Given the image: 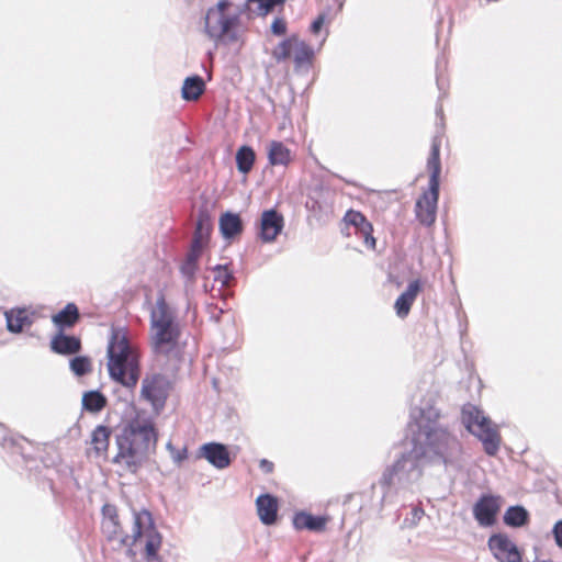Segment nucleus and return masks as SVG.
Segmentation results:
<instances>
[{
  "label": "nucleus",
  "mask_w": 562,
  "mask_h": 562,
  "mask_svg": "<svg viewBox=\"0 0 562 562\" xmlns=\"http://www.w3.org/2000/svg\"><path fill=\"white\" fill-rule=\"evenodd\" d=\"M440 413L429 395L412 407L407 424L412 448L387 467L379 480L381 505L393 503L395 496L412 490L427 463H448L460 452V443L439 423Z\"/></svg>",
  "instance_id": "1"
},
{
  "label": "nucleus",
  "mask_w": 562,
  "mask_h": 562,
  "mask_svg": "<svg viewBox=\"0 0 562 562\" xmlns=\"http://www.w3.org/2000/svg\"><path fill=\"white\" fill-rule=\"evenodd\" d=\"M101 529L108 541H117L119 548L126 547L130 554L133 553V547L137 541L144 538L146 561L161 562L158 552L162 544V536L156 528L149 510H133L132 533L126 535L119 520L116 507L112 504H104L102 507Z\"/></svg>",
  "instance_id": "2"
},
{
  "label": "nucleus",
  "mask_w": 562,
  "mask_h": 562,
  "mask_svg": "<svg viewBox=\"0 0 562 562\" xmlns=\"http://www.w3.org/2000/svg\"><path fill=\"white\" fill-rule=\"evenodd\" d=\"M158 435L150 418L135 417L115 435L116 452L112 463L124 472L135 474L155 452Z\"/></svg>",
  "instance_id": "3"
},
{
  "label": "nucleus",
  "mask_w": 562,
  "mask_h": 562,
  "mask_svg": "<svg viewBox=\"0 0 562 562\" xmlns=\"http://www.w3.org/2000/svg\"><path fill=\"white\" fill-rule=\"evenodd\" d=\"M106 353L111 379L125 387H135L140 376L139 355L122 329L112 330Z\"/></svg>",
  "instance_id": "4"
},
{
  "label": "nucleus",
  "mask_w": 562,
  "mask_h": 562,
  "mask_svg": "<svg viewBox=\"0 0 562 562\" xmlns=\"http://www.w3.org/2000/svg\"><path fill=\"white\" fill-rule=\"evenodd\" d=\"M440 145L441 139L439 137L434 138L427 160V169L429 171L428 190L424 192L415 205L416 216L425 226H430L436 221L441 172Z\"/></svg>",
  "instance_id": "5"
},
{
  "label": "nucleus",
  "mask_w": 562,
  "mask_h": 562,
  "mask_svg": "<svg viewBox=\"0 0 562 562\" xmlns=\"http://www.w3.org/2000/svg\"><path fill=\"white\" fill-rule=\"evenodd\" d=\"M232 9L229 1L221 0L207 10L205 33L214 42L232 44L239 40V15Z\"/></svg>",
  "instance_id": "6"
},
{
  "label": "nucleus",
  "mask_w": 562,
  "mask_h": 562,
  "mask_svg": "<svg viewBox=\"0 0 562 562\" xmlns=\"http://www.w3.org/2000/svg\"><path fill=\"white\" fill-rule=\"evenodd\" d=\"M462 424L475 437H477L484 447L485 452L492 456V425L482 412L474 405L468 404L462 408Z\"/></svg>",
  "instance_id": "7"
},
{
  "label": "nucleus",
  "mask_w": 562,
  "mask_h": 562,
  "mask_svg": "<svg viewBox=\"0 0 562 562\" xmlns=\"http://www.w3.org/2000/svg\"><path fill=\"white\" fill-rule=\"evenodd\" d=\"M181 337L178 318L150 328V346L155 355L168 356L173 351Z\"/></svg>",
  "instance_id": "8"
},
{
  "label": "nucleus",
  "mask_w": 562,
  "mask_h": 562,
  "mask_svg": "<svg viewBox=\"0 0 562 562\" xmlns=\"http://www.w3.org/2000/svg\"><path fill=\"white\" fill-rule=\"evenodd\" d=\"M169 383L160 373L147 374L142 381L140 396L155 409L161 408L168 396Z\"/></svg>",
  "instance_id": "9"
},
{
  "label": "nucleus",
  "mask_w": 562,
  "mask_h": 562,
  "mask_svg": "<svg viewBox=\"0 0 562 562\" xmlns=\"http://www.w3.org/2000/svg\"><path fill=\"white\" fill-rule=\"evenodd\" d=\"M199 457L207 460L210 464L218 470L231 465V457L227 447L220 442H207L199 448Z\"/></svg>",
  "instance_id": "10"
},
{
  "label": "nucleus",
  "mask_w": 562,
  "mask_h": 562,
  "mask_svg": "<svg viewBox=\"0 0 562 562\" xmlns=\"http://www.w3.org/2000/svg\"><path fill=\"white\" fill-rule=\"evenodd\" d=\"M344 221L346 222V224L355 227L356 234L363 239V243L368 248L373 249L375 247L376 241L372 235L373 227L362 213L349 210L345 214Z\"/></svg>",
  "instance_id": "11"
},
{
  "label": "nucleus",
  "mask_w": 562,
  "mask_h": 562,
  "mask_svg": "<svg viewBox=\"0 0 562 562\" xmlns=\"http://www.w3.org/2000/svg\"><path fill=\"white\" fill-rule=\"evenodd\" d=\"M283 228V216L276 210H267L261 214L259 236L263 241H273Z\"/></svg>",
  "instance_id": "12"
},
{
  "label": "nucleus",
  "mask_w": 562,
  "mask_h": 562,
  "mask_svg": "<svg viewBox=\"0 0 562 562\" xmlns=\"http://www.w3.org/2000/svg\"><path fill=\"white\" fill-rule=\"evenodd\" d=\"M494 558L499 562H521V553L515 542L505 535L494 533Z\"/></svg>",
  "instance_id": "13"
},
{
  "label": "nucleus",
  "mask_w": 562,
  "mask_h": 562,
  "mask_svg": "<svg viewBox=\"0 0 562 562\" xmlns=\"http://www.w3.org/2000/svg\"><path fill=\"white\" fill-rule=\"evenodd\" d=\"M176 318H178L176 308L167 303L165 294L160 292L150 308V328Z\"/></svg>",
  "instance_id": "14"
},
{
  "label": "nucleus",
  "mask_w": 562,
  "mask_h": 562,
  "mask_svg": "<svg viewBox=\"0 0 562 562\" xmlns=\"http://www.w3.org/2000/svg\"><path fill=\"white\" fill-rule=\"evenodd\" d=\"M420 290V280H413L408 283L406 290L396 299L394 308L400 318H405L409 314L411 307Z\"/></svg>",
  "instance_id": "15"
},
{
  "label": "nucleus",
  "mask_w": 562,
  "mask_h": 562,
  "mask_svg": "<svg viewBox=\"0 0 562 562\" xmlns=\"http://www.w3.org/2000/svg\"><path fill=\"white\" fill-rule=\"evenodd\" d=\"M259 519L265 525H272L277 520L278 499L270 494L259 495L256 499Z\"/></svg>",
  "instance_id": "16"
},
{
  "label": "nucleus",
  "mask_w": 562,
  "mask_h": 562,
  "mask_svg": "<svg viewBox=\"0 0 562 562\" xmlns=\"http://www.w3.org/2000/svg\"><path fill=\"white\" fill-rule=\"evenodd\" d=\"M293 526L297 530L322 531L325 529L326 518L301 512L294 515Z\"/></svg>",
  "instance_id": "17"
},
{
  "label": "nucleus",
  "mask_w": 562,
  "mask_h": 562,
  "mask_svg": "<svg viewBox=\"0 0 562 562\" xmlns=\"http://www.w3.org/2000/svg\"><path fill=\"white\" fill-rule=\"evenodd\" d=\"M53 351L60 355H71L80 350V340L74 336L58 334L50 342Z\"/></svg>",
  "instance_id": "18"
},
{
  "label": "nucleus",
  "mask_w": 562,
  "mask_h": 562,
  "mask_svg": "<svg viewBox=\"0 0 562 562\" xmlns=\"http://www.w3.org/2000/svg\"><path fill=\"white\" fill-rule=\"evenodd\" d=\"M503 520L508 527L520 528L528 524L529 513L524 506H509L504 513Z\"/></svg>",
  "instance_id": "19"
},
{
  "label": "nucleus",
  "mask_w": 562,
  "mask_h": 562,
  "mask_svg": "<svg viewBox=\"0 0 562 562\" xmlns=\"http://www.w3.org/2000/svg\"><path fill=\"white\" fill-rule=\"evenodd\" d=\"M473 514L481 526H492V494H485L476 502Z\"/></svg>",
  "instance_id": "20"
},
{
  "label": "nucleus",
  "mask_w": 562,
  "mask_h": 562,
  "mask_svg": "<svg viewBox=\"0 0 562 562\" xmlns=\"http://www.w3.org/2000/svg\"><path fill=\"white\" fill-rule=\"evenodd\" d=\"M220 229L225 238H233L243 229L241 220L238 214L226 212L220 218Z\"/></svg>",
  "instance_id": "21"
},
{
  "label": "nucleus",
  "mask_w": 562,
  "mask_h": 562,
  "mask_svg": "<svg viewBox=\"0 0 562 562\" xmlns=\"http://www.w3.org/2000/svg\"><path fill=\"white\" fill-rule=\"evenodd\" d=\"M211 217L206 211H200L192 243L205 246L211 233Z\"/></svg>",
  "instance_id": "22"
},
{
  "label": "nucleus",
  "mask_w": 562,
  "mask_h": 562,
  "mask_svg": "<svg viewBox=\"0 0 562 562\" xmlns=\"http://www.w3.org/2000/svg\"><path fill=\"white\" fill-rule=\"evenodd\" d=\"M79 318V311L76 304L68 303L60 312L53 316V323L60 329L71 327Z\"/></svg>",
  "instance_id": "23"
},
{
  "label": "nucleus",
  "mask_w": 562,
  "mask_h": 562,
  "mask_svg": "<svg viewBox=\"0 0 562 562\" xmlns=\"http://www.w3.org/2000/svg\"><path fill=\"white\" fill-rule=\"evenodd\" d=\"M268 159L272 166H285L290 162V150L283 143L272 140L268 148Z\"/></svg>",
  "instance_id": "24"
},
{
  "label": "nucleus",
  "mask_w": 562,
  "mask_h": 562,
  "mask_svg": "<svg viewBox=\"0 0 562 562\" xmlns=\"http://www.w3.org/2000/svg\"><path fill=\"white\" fill-rule=\"evenodd\" d=\"M7 327L11 333H21L32 321L25 310L10 311L5 313Z\"/></svg>",
  "instance_id": "25"
},
{
  "label": "nucleus",
  "mask_w": 562,
  "mask_h": 562,
  "mask_svg": "<svg viewBox=\"0 0 562 562\" xmlns=\"http://www.w3.org/2000/svg\"><path fill=\"white\" fill-rule=\"evenodd\" d=\"M204 81L199 76L188 77L182 86L181 94L187 101L196 100L204 91Z\"/></svg>",
  "instance_id": "26"
},
{
  "label": "nucleus",
  "mask_w": 562,
  "mask_h": 562,
  "mask_svg": "<svg viewBox=\"0 0 562 562\" xmlns=\"http://www.w3.org/2000/svg\"><path fill=\"white\" fill-rule=\"evenodd\" d=\"M111 432V428L103 425H99L93 429L91 445L98 454L108 451Z\"/></svg>",
  "instance_id": "27"
},
{
  "label": "nucleus",
  "mask_w": 562,
  "mask_h": 562,
  "mask_svg": "<svg viewBox=\"0 0 562 562\" xmlns=\"http://www.w3.org/2000/svg\"><path fill=\"white\" fill-rule=\"evenodd\" d=\"M256 154L249 146H241L236 153V165L239 172L247 175L255 164Z\"/></svg>",
  "instance_id": "28"
},
{
  "label": "nucleus",
  "mask_w": 562,
  "mask_h": 562,
  "mask_svg": "<svg viewBox=\"0 0 562 562\" xmlns=\"http://www.w3.org/2000/svg\"><path fill=\"white\" fill-rule=\"evenodd\" d=\"M294 63L297 67L310 64L314 56V50L304 41L294 36L293 43Z\"/></svg>",
  "instance_id": "29"
},
{
  "label": "nucleus",
  "mask_w": 562,
  "mask_h": 562,
  "mask_svg": "<svg viewBox=\"0 0 562 562\" xmlns=\"http://www.w3.org/2000/svg\"><path fill=\"white\" fill-rule=\"evenodd\" d=\"M105 405L106 398L99 391H89L82 396V407L90 413H99Z\"/></svg>",
  "instance_id": "30"
},
{
  "label": "nucleus",
  "mask_w": 562,
  "mask_h": 562,
  "mask_svg": "<svg viewBox=\"0 0 562 562\" xmlns=\"http://www.w3.org/2000/svg\"><path fill=\"white\" fill-rule=\"evenodd\" d=\"M294 36L282 41L272 52V56L277 61L288 59L293 53Z\"/></svg>",
  "instance_id": "31"
},
{
  "label": "nucleus",
  "mask_w": 562,
  "mask_h": 562,
  "mask_svg": "<svg viewBox=\"0 0 562 562\" xmlns=\"http://www.w3.org/2000/svg\"><path fill=\"white\" fill-rule=\"evenodd\" d=\"M70 369L76 375L81 376L91 370V364L87 357L79 356L70 360Z\"/></svg>",
  "instance_id": "32"
},
{
  "label": "nucleus",
  "mask_w": 562,
  "mask_h": 562,
  "mask_svg": "<svg viewBox=\"0 0 562 562\" xmlns=\"http://www.w3.org/2000/svg\"><path fill=\"white\" fill-rule=\"evenodd\" d=\"M249 3H258L257 13L267 15L276 5L283 4L285 0H247Z\"/></svg>",
  "instance_id": "33"
},
{
  "label": "nucleus",
  "mask_w": 562,
  "mask_h": 562,
  "mask_svg": "<svg viewBox=\"0 0 562 562\" xmlns=\"http://www.w3.org/2000/svg\"><path fill=\"white\" fill-rule=\"evenodd\" d=\"M214 280L221 283L222 286H228L229 282L233 278L232 273L228 271L226 266L217 265L214 268Z\"/></svg>",
  "instance_id": "34"
},
{
  "label": "nucleus",
  "mask_w": 562,
  "mask_h": 562,
  "mask_svg": "<svg viewBox=\"0 0 562 562\" xmlns=\"http://www.w3.org/2000/svg\"><path fill=\"white\" fill-rule=\"evenodd\" d=\"M180 271L187 281L192 283L194 282L195 273L198 271V263L184 260V262L181 265Z\"/></svg>",
  "instance_id": "35"
},
{
  "label": "nucleus",
  "mask_w": 562,
  "mask_h": 562,
  "mask_svg": "<svg viewBox=\"0 0 562 562\" xmlns=\"http://www.w3.org/2000/svg\"><path fill=\"white\" fill-rule=\"evenodd\" d=\"M424 516V510L419 507H413L409 516L404 519L406 527H415Z\"/></svg>",
  "instance_id": "36"
},
{
  "label": "nucleus",
  "mask_w": 562,
  "mask_h": 562,
  "mask_svg": "<svg viewBox=\"0 0 562 562\" xmlns=\"http://www.w3.org/2000/svg\"><path fill=\"white\" fill-rule=\"evenodd\" d=\"M203 247H204L203 245H200V244L195 245V243H192L191 248L187 255L186 261L198 263V260L201 256Z\"/></svg>",
  "instance_id": "37"
},
{
  "label": "nucleus",
  "mask_w": 562,
  "mask_h": 562,
  "mask_svg": "<svg viewBox=\"0 0 562 562\" xmlns=\"http://www.w3.org/2000/svg\"><path fill=\"white\" fill-rule=\"evenodd\" d=\"M271 31L276 35H283L286 32V24L282 19H274L271 24Z\"/></svg>",
  "instance_id": "38"
},
{
  "label": "nucleus",
  "mask_w": 562,
  "mask_h": 562,
  "mask_svg": "<svg viewBox=\"0 0 562 562\" xmlns=\"http://www.w3.org/2000/svg\"><path fill=\"white\" fill-rule=\"evenodd\" d=\"M555 543L559 548H562V520L555 522L552 529Z\"/></svg>",
  "instance_id": "39"
},
{
  "label": "nucleus",
  "mask_w": 562,
  "mask_h": 562,
  "mask_svg": "<svg viewBox=\"0 0 562 562\" xmlns=\"http://www.w3.org/2000/svg\"><path fill=\"white\" fill-rule=\"evenodd\" d=\"M324 22H325V15L321 14L318 15L312 23L311 25V32L312 33H318L321 31V29L323 27L324 25Z\"/></svg>",
  "instance_id": "40"
},
{
  "label": "nucleus",
  "mask_w": 562,
  "mask_h": 562,
  "mask_svg": "<svg viewBox=\"0 0 562 562\" xmlns=\"http://www.w3.org/2000/svg\"><path fill=\"white\" fill-rule=\"evenodd\" d=\"M187 458V449L183 448L181 450H172V460L176 463L182 462Z\"/></svg>",
  "instance_id": "41"
},
{
  "label": "nucleus",
  "mask_w": 562,
  "mask_h": 562,
  "mask_svg": "<svg viewBox=\"0 0 562 562\" xmlns=\"http://www.w3.org/2000/svg\"><path fill=\"white\" fill-rule=\"evenodd\" d=\"M259 467L266 473H270L273 470V463L268 461L267 459H261Z\"/></svg>",
  "instance_id": "42"
},
{
  "label": "nucleus",
  "mask_w": 562,
  "mask_h": 562,
  "mask_svg": "<svg viewBox=\"0 0 562 562\" xmlns=\"http://www.w3.org/2000/svg\"><path fill=\"white\" fill-rule=\"evenodd\" d=\"M7 440H8L7 430L4 427L0 426V443L2 446H4Z\"/></svg>",
  "instance_id": "43"
},
{
  "label": "nucleus",
  "mask_w": 562,
  "mask_h": 562,
  "mask_svg": "<svg viewBox=\"0 0 562 562\" xmlns=\"http://www.w3.org/2000/svg\"><path fill=\"white\" fill-rule=\"evenodd\" d=\"M493 440H494V452L496 451L497 449V446L499 443V436L497 435L496 430L494 429V437H493Z\"/></svg>",
  "instance_id": "44"
},
{
  "label": "nucleus",
  "mask_w": 562,
  "mask_h": 562,
  "mask_svg": "<svg viewBox=\"0 0 562 562\" xmlns=\"http://www.w3.org/2000/svg\"><path fill=\"white\" fill-rule=\"evenodd\" d=\"M486 544H487L488 549L492 550V536L488 537Z\"/></svg>",
  "instance_id": "45"
},
{
  "label": "nucleus",
  "mask_w": 562,
  "mask_h": 562,
  "mask_svg": "<svg viewBox=\"0 0 562 562\" xmlns=\"http://www.w3.org/2000/svg\"><path fill=\"white\" fill-rule=\"evenodd\" d=\"M496 510H497L496 497H494V509H493L494 515L496 514Z\"/></svg>",
  "instance_id": "46"
},
{
  "label": "nucleus",
  "mask_w": 562,
  "mask_h": 562,
  "mask_svg": "<svg viewBox=\"0 0 562 562\" xmlns=\"http://www.w3.org/2000/svg\"><path fill=\"white\" fill-rule=\"evenodd\" d=\"M487 2H490V0H486Z\"/></svg>",
  "instance_id": "47"
}]
</instances>
